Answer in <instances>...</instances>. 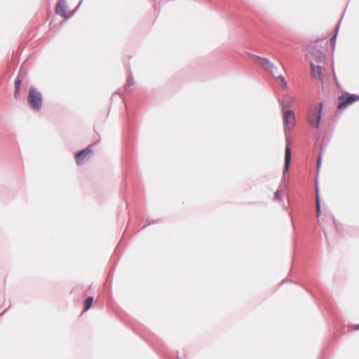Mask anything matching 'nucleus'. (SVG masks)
I'll use <instances>...</instances> for the list:
<instances>
[{"mask_svg": "<svg viewBox=\"0 0 359 359\" xmlns=\"http://www.w3.org/2000/svg\"><path fill=\"white\" fill-rule=\"evenodd\" d=\"M259 64L262 65L263 67H267V66H271V64L269 62V61L265 58H261L259 57Z\"/></svg>", "mask_w": 359, "mask_h": 359, "instance_id": "12", "label": "nucleus"}, {"mask_svg": "<svg viewBox=\"0 0 359 359\" xmlns=\"http://www.w3.org/2000/svg\"><path fill=\"white\" fill-rule=\"evenodd\" d=\"M322 107L323 104L320 103L318 106L309 109L307 115V122L311 126L316 128H318L321 118Z\"/></svg>", "mask_w": 359, "mask_h": 359, "instance_id": "2", "label": "nucleus"}, {"mask_svg": "<svg viewBox=\"0 0 359 359\" xmlns=\"http://www.w3.org/2000/svg\"><path fill=\"white\" fill-rule=\"evenodd\" d=\"M294 102V97L290 96L285 97L282 100V111L290 110V108L292 106Z\"/></svg>", "mask_w": 359, "mask_h": 359, "instance_id": "7", "label": "nucleus"}, {"mask_svg": "<svg viewBox=\"0 0 359 359\" xmlns=\"http://www.w3.org/2000/svg\"><path fill=\"white\" fill-rule=\"evenodd\" d=\"M93 302V298L92 297H89L85 300L84 309H83L84 311H86L91 307Z\"/></svg>", "mask_w": 359, "mask_h": 359, "instance_id": "11", "label": "nucleus"}, {"mask_svg": "<svg viewBox=\"0 0 359 359\" xmlns=\"http://www.w3.org/2000/svg\"><path fill=\"white\" fill-rule=\"evenodd\" d=\"M93 151L90 148H86L79 151L75 156V160L77 165H81L90 159Z\"/></svg>", "mask_w": 359, "mask_h": 359, "instance_id": "5", "label": "nucleus"}, {"mask_svg": "<svg viewBox=\"0 0 359 359\" xmlns=\"http://www.w3.org/2000/svg\"><path fill=\"white\" fill-rule=\"evenodd\" d=\"M27 101L33 109L36 111H39L41 109L43 103V98L41 94L34 88H31L29 89Z\"/></svg>", "mask_w": 359, "mask_h": 359, "instance_id": "3", "label": "nucleus"}, {"mask_svg": "<svg viewBox=\"0 0 359 359\" xmlns=\"http://www.w3.org/2000/svg\"><path fill=\"white\" fill-rule=\"evenodd\" d=\"M283 121L284 124V130L286 137L287 144L285 151V168L284 172H287L289 170L291 161V148L290 142L287 137L290 133L294 129L296 122L295 116L292 110L282 111Z\"/></svg>", "mask_w": 359, "mask_h": 359, "instance_id": "1", "label": "nucleus"}, {"mask_svg": "<svg viewBox=\"0 0 359 359\" xmlns=\"http://www.w3.org/2000/svg\"><path fill=\"white\" fill-rule=\"evenodd\" d=\"M350 327H351V328L352 330H356L359 329V325H351Z\"/></svg>", "mask_w": 359, "mask_h": 359, "instance_id": "15", "label": "nucleus"}, {"mask_svg": "<svg viewBox=\"0 0 359 359\" xmlns=\"http://www.w3.org/2000/svg\"><path fill=\"white\" fill-rule=\"evenodd\" d=\"M274 198L276 200H279L280 198V194H279V191H276V193H275V196H274Z\"/></svg>", "mask_w": 359, "mask_h": 359, "instance_id": "14", "label": "nucleus"}, {"mask_svg": "<svg viewBox=\"0 0 359 359\" xmlns=\"http://www.w3.org/2000/svg\"><path fill=\"white\" fill-rule=\"evenodd\" d=\"M339 100L338 109H341L359 100V96L347 93L340 96Z\"/></svg>", "mask_w": 359, "mask_h": 359, "instance_id": "4", "label": "nucleus"}, {"mask_svg": "<svg viewBox=\"0 0 359 359\" xmlns=\"http://www.w3.org/2000/svg\"><path fill=\"white\" fill-rule=\"evenodd\" d=\"M278 80L280 83L282 88L285 89L287 88V82H286L285 78L283 76H279L278 77Z\"/></svg>", "mask_w": 359, "mask_h": 359, "instance_id": "13", "label": "nucleus"}, {"mask_svg": "<svg viewBox=\"0 0 359 359\" xmlns=\"http://www.w3.org/2000/svg\"><path fill=\"white\" fill-rule=\"evenodd\" d=\"M311 67L312 71V76L320 80H323V74L322 67H320L319 65H314L312 62H311Z\"/></svg>", "mask_w": 359, "mask_h": 359, "instance_id": "6", "label": "nucleus"}, {"mask_svg": "<svg viewBox=\"0 0 359 359\" xmlns=\"http://www.w3.org/2000/svg\"><path fill=\"white\" fill-rule=\"evenodd\" d=\"M21 86V80L20 79H17L15 81V92H14V97L18 99V92Z\"/></svg>", "mask_w": 359, "mask_h": 359, "instance_id": "10", "label": "nucleus"}, {"mask_svg": "<svg viewBox=\"0 0 359 359\" xmlns=\"http://www.w3.org/2000/svg\"><path fill=\"white\" fill-rule=\"evenodd\" d=\"M316 216L319 217L320 215V199L319 193L317 185H316Z\"/></svg>", "mask_w": 359, "mask_h": 359, "instance_id": "9", "label": "nucleus"}, {"mask_svg": "<svg viewBox=\"0 0 359 359\" xmlns=\"http://www.w3.org/2000/svg\"><path fill=\"white\" fill-rule=\"evenodd\" d=\"M55 12L57 14L62 16V17H67V15H66V6L65 5L62 3V2H59L57 6H56V8H55Z\"/></svg>", "mask_w": 359, "mask_h": 359, "instance_id": "8", "label": "nucleus"}]
</instances>
